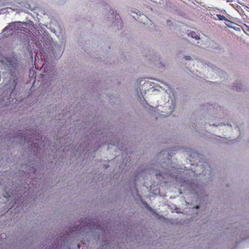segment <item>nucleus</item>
I'll return each instance as SVG.
<instances>
[{
	"mask_svg": "<svg viewBox=\"0 0 249 249\" xmlns=\"http://www.w3.org/2000/svg\"><path fill=\"white\" fill-rule=\"evenodd\" d=\"M43 40L46 46L51 47L52 50L54 54L57 53L59 54V53L60 52L59 47L58 44L53 42L52 38L47 36L46 39L44 38Z\"/></svg>",
	"mask_w": 249,
	"mask_h": 249,
	"instance_id": "nucleus-2",
	"label": "nucleus"
},
{
	"mask_svg": "<svg viewBox=\"0 0 249 249\" xmlns=\"http://www.w3.org/2000/svg\"><path fill=\"white\" fill-rule=\"evenodd\" d=\"M20 22H14L10 23L8 26H7L3 30V34L4 36H8L10 35L13 34V30H18L19 27L17 25H19Z\"/></svg>",
	"mask_w": 249,
	"mask_h": 249,
	"instance_id": "nucleus-4",
	"label": "nucleus"
},
{
	"mask_svg": "<svg viewBox=\"0 0 249 249\" xmlns=\"http://www.w3.org/2000/svg\"><path fill=\"white\" fill-rule=\"evenodd\" d=\"M161 84L164 85L165 86H167V87H168V85L164 83L163 82H161V81H160Z\"/></svg>",
	"mask_w": 249,
	"mask_h": 249,
	"instance_id": "nucleus-13",
	"label": "nucleus"
},
{
	"mask_svg": "<svg viewBox=\"0 0 249 249\" xmlns=\"http://www.w3.org/2000/svg\"><path fill=\"white\" fill-rule=\"evenodd\" d=\"M196 209H198L199 208V206L198 205H196L195 206V207Z\"/></svg>",
	"mask_w": 249,
	"mask_h": 249,
	"instance_id": "nucleus-16",
	"label": "nucleus"
},
{
	"mask_svg": "<svg viewBox=\"0 0 249 249\" xmlns=\"http://www.w3.org/2000/svg\"><path fill=\"white\" fill-rule=\"evenodd\" d=\"M157 88H160L162 89L161 87L158 86L157 84H155L154 88H153V89H152V91H153L156 90H159V89H157Z\"/></svg>",
	"mask_w": 249,
	"mask_h": 249,
	"instance_id": "nucleus-9",
	"label": "nucleus"
},
{
	"mask_svg": "<svg viewBox=\"0 0 249 249\" xmlns=\"http://www.w3.org/2000/svg\"><path fill=\"white\" fill-rule=\"evenodd\" d=\"M108 15L109 16H111V18H113L114 17V11L113 10L111 9H109L108 10Z\"/></svg>",
	"mask_w": 249,
	"mask_h": 249,
	"instance_id": "nucleus-8",
	"label": "nucleus"
},
{
	"mask_svg": "<svg viewBox=\"0 0 249 249\" xmlns=\"http://www.w3.org/2000/svg\"><path fill=\"white\" fill-rule=\"evenodd\" d=\"M213 69H215L216 70V71H218L217 69L213 68V67H212V70H213Z\"/></svg>",
	"mask_w": 249,
	"mask_h": 249,
	"instance_id": "nucleus-15",
	"label": "nucleus"
},
{
	"mask_svg": "<svg viewBox=\"0 0 249 249\" xmlns=\"http://www.w3.org/2000/svg\"><path fill=\"white\" fill-rule=\"evenodd\" d=\"M184 58L185 60H191L192 59V58L189 55H185L184 57Z\"/></svg>",
	"mask_w": 249,
	"mask_h": 249,
	"instance_id": "nucleus-11",
	"label": "nucleus"
},
{
	"mask_svg": "<svg viewBox=\"0 0 249 249\" xmlns=\"http://www.w3.org/2000/svg\"><path fill=\"white\" fill-rule=\"evenodd\" d=\"M165 115H166V114H164V115H163V114H161V115H164V116H166Z\"/></svg>",
	"mask_w": 249,
	"mask_h": 249,
	"instance_id": "nucleus-19",
	"label": "nucleus"
},
{
	"mask_svg": "<svg viewBox=\"0 0 249 249\" xmlns=\"http://www.w3.org/2000/svg\"><path fill=\"white\" fill-rule=\"evenodd\" d=\"M191 187L192 188V191L193 192V193H194L195 194H196L197 191L196 190H195V188H194V186H191Z\"/></svg>",
	"mask_w": 249,
	"mask_h": 249,
	"instance_id": "nucleus-12",
	"label": "nucleus"
},
{
	"mask_svg": "<svg viewBox=\"0 0 249 249\" xmlns=\"http://www.w3.org/2000/svg\"><path fill=\"white\" fill-rule=\"evenodd\" d=\"M4 196V197H9V196Z\"/></svg>",
	"mask_w": 249,
	"mask_h": 249,
	"instance_id": "nucleus-17",
	"label": "nucleus"
},
{
	"mask_svg": "<svg viewBox=\"0 0 249 249\" xmlns=\"http://www.w3.org/2000/svg\"><path fill=\"white\" fill-rule=\"evenodd\" d=\"M216 17H217L218 19L220 20H226L227 21L230 22L229 20L227 19L223 15L217 14L216 15Z\"/></svg>",
	"mask_w": 249,
	"mask_h": 249,
	"instance_id": "nucleus-7",
	"label": "nucleus"
},
{
	"mask_svg": "<svg viewBox=\"0 0 249 249\" xmlns=\"http://www.w3.org/2000/svg\"><path fill=\"white\" fill-rule=\"evenodd\" d=\"M176 103L173 98L169 99L164 105V111L166 113V115H168L173 112L175 107Z\"/></svg>",
	"mask_w": 249,
	"mask_h": 249,
	"instance_id": "nucleus-3",
	"label": "nucleus"
},
{
	"mask_svg": "<svg viewBox=\"0 0 249 249\" xmlns=\"http://www.w3.org/2000/svg\"><path fill=\"white\" fill-rule=\"evenodd\" d=\"M149 210H150V211H152V208H149Z\"/></svg>",
	"mask_w": 249,
	"mask_h": 249,
	"instance_id": "nucleus-18",
	"label": "nucleus"
},
{
	"mask_svg": "<svg viewBox=\"0 0 249 249\" xmlns=\"http://www.w3.org/2000/svg\"><path fill=\"white\" fill-rule=\"evenodd\" d=\"M188 36L193 38L195 39L196 40L199 39V37L197 35V34L193 31H190L188 33Z\"/></svg>",
	"mask_w": 249,
	"mask_h": 249,
	"instance_id": "nucleus-6",
	"label": "nucleus"
},
{
	"mask_svg": "<svg viewBox=\"0 0 249 249\" xmlns=\"http://www.w3.org/2000/svg\"><path fill=\"white\" fill-rule=\"evenodd\" d=\"M154 83L145 79H141L136 82L134 90L137 96L141 98L143 97L147 91L154 88Z\"/></svg>",
	"mask_w": 249,
	"mask_h": 249,
	"instance_id": "nucleus-1",
	"label": "nucleus"
},
{
	"mask_svg": "<svg viewBox=\"0 0 249 249\" xmlns=\"http://www.w3.org/2000/svg\"><path fill=\"white\" fill-rule=\"evenodd\" d=\"M142 19L144 22H146L149 19L146 16L142 15Z\"/></svg>",
	"mask_w": 249,
	"mask_h": 249,
	"instance_id": "nucleus-10",
	"label": "nucleus"
},
{
	"mask_svg": "<svg viewBox=\"0 0 249 249\" xmlns=\"http://www.w3.org/2000/svg\"><path fill=\"white\" fill-rule=\"evenodd\" d=\"M178 172V174L179 173L180 171L178 170V169H176L174 167H169L168 166V168H166L165 172H162L161 173H160L159 174H157L156 176L158 177L159 176H163L164 174H169V175L173 176V177H177V174Z\"/></svg>",
	"mask_w": 249,
	"mask_h": 249,
	"instance_id": "nucleus-5",
	"label": "nucleus"
},
{
	"mask_svg": "<svg viewBox=\"0 0 249 249\" xmlns=\"http://www.w3.org/2000/svg\"><path fill=\"white\" fill-rule=\"evenodd\" d=\"M246 27H247V29H246V30L248 32H249V27L247 26H246Z\"/></svg>",
	"mask_w": 249,
	"mask_h": 249,
	"instance_id": "nucleus-14",
	"label": "nucleus"
}]
</instances>
